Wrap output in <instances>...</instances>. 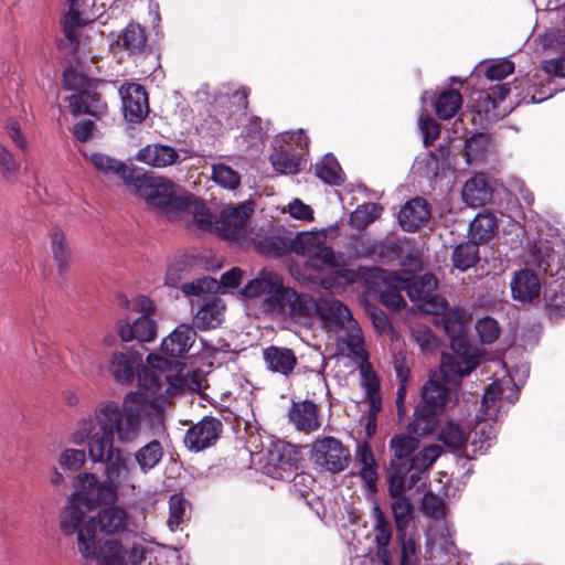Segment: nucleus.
<instances>
[{
	"label": "nucleus",
	"instance_id": "obj_1",
	"mask_svg": "<svg viewBox=\"0 0 565 565\" xmlns=\"http://www.w3.org/2000/svg\"><path fill=\"white\" fill-rule=\"evenodd\" d=\"M148 366L138 373L139 388L127 393L121 405L115 401L100 402L92 414L82 418L71 441L76 446L86 445L92 462L105 466L107 481L117 484L131 483L134 466L122 449L115 446L135 443L142 429L147 409L161 415L172 398L185 385V380L166 359L150 354Z\"/></svg>",
	"mask_w": 565,
	"mask_h": 565
},
{
	"label": "nucleus",
	"instance_id": "obj_2",
	"mask_svg": "<svg viewBox=\"0 0 565 565\" xmlns=\"http://www.w3.org/2000/svg\"><path fill=\"white\" fill-rule=\"evenodd\" d=\"M131 193L145 200L148 206L172 218L180 215V207L188 202L184 194L175 193V185L168 179L136 172L127 186Z\"/></svg>",
	"mask_w": 565,
	"mask_h": 565
},
{
	"label": "nucleus",
	"instance_id": "obj_3",
	"mask_svg": "<svg viewBox=\"0 0 565 565\" xmlns=\"http://www.w3.org/2000/svg\"><path fill=\"white\" fill-rule=\"evenodd\" d=\"M316 316L329 330L338 332L339 342L345 344L350 353H362V330L347 306L333 297L321 298Z\"/></svg>",
	"mask_w": 565,
	"mask_h": 565
},
{
	"label": "nucleus",
	"instance_id": "obj_4",
	"mask_svg": "<svg viewBox=\"0 0 565 565\" xmlns=\"http://www.w3.org/2000/svg\"><path fill=\"white\" fill-rule=\"evenodd\" d=\"M393 278L398 282V286L406 291L409 300L414 302L419 310L430 315H439L447 309L446 299L436 294L438 280L434 275L425 274L417 277L395 274Z\"/></svg>",
	"mask_w": 565,
	"mask_h": 565
},
{
	"label": "nucleus",
	"instance_id": "obj_5",
	"mask_svg": "<svg viewBox=\"0 0 565 565\" xmlns=\"http://www.w3.org/2000/svg\"><path fill=\"white\" fill-rule=\"evenodd\" d=\"M431 376L423 386L422 401L415 409L414 420L409 424L413 433L427 435L434 430L436 415L441 413L447 399L448 388Z\"/></svg>",
	"mask_w": 565,
	"mask_h": 565
},
{
	"label": "nucleus",
	"instance_id": "obj_6",
	"mask_svg": "<svg viewBox=\"0 0 565 565\" xmlns=\"http://www.w3.org/2000/svg\"><path fill=\"white\" fill-rule=\"evenodd\" d=\"M78 501H73V494L68 499L65 508L61 527L65 534L77 532L78 547L82 556L90 562L94 559L96 542V520L95 518L85 519V513L79 508Z\"/></svg>",
	"mask_w": 565,
	"mask_h": 565
},
{
	"label": "nucleus",
	"instance_id": "obj_7",
	"mask_svg": "<svg viewBox=\"0 0 565 565\" xmlns=\"http://www.w3.org/2000/svg\"><path fill=\"white\" fill-rule=\"evenodd\" d=\"M73 501H78L88 509L111 504L117 500V484L111 481H99L92 472L78 475L74 481Z\"/></svg>",
	"mask_w": 565,
	"mask_h": 565
},
{
	"label": "nucleus",
	"instance_id": "obj_8",
	"mask_svg": "<svg viewBox=\"0 0 565 565\" xmlns=\"http://www.w3.org/2000/svg\"><path fill=\"white\" fill-rule=\"evenodd\" d=\"M311 460L316 466L331 473L345 470L351 460L350 450L334 437H322L311 446Z\"/></svg>",
	"mask_w": 565,
	"mask_h": 565
},
{
	"label": "nucleus",
	"instance_id": "obj_9",
	"mask_svg": "<svg viewBox=\"0 0 565 565\" xmlns=\"http://www.w3.org/2000/svg\"><path fill=\"white\" fill-rule=\"evenodd\" d=\"M253 212L252 203H242L224 209L215 220L216 233L228 239L244 237L247 233L248 221Z\"/></svg>",
	"mask_w": 565,
	"mask_h": 565
},
{
	"label": "nucleus",
	"instance_id": "obj_10",
	"mask_svg": "<svg viewBox=\"0 0 565 565\" xmlns=\"http://www.w3.org/2000/svg\"><path fill=\"white\" fill-rule=\"evenodd\" d=\"M222 430L221 420L205 416L186 430L183 441L189 450L199 452L212 447L220 438Z\"/></svg>",
	"mask_w": 565,
	"mask_h": 565
},
{
	"label": "nucleus",
	"instance_id": "obj_11",
	"mask_svg": "<svg viewBox=\"0 0 565 565\" xmlns=\"http://www.w3.org/2000/svg\"><path fill=\"white\" fill-rule=\"evenodd\" d=\"M119 94L125 119L132 124H140L149 114L148 95L143 86L127 83L121 85Z\"/></svg>",
	"mask_w": 565,
	"mask_h": 565
},
{
	"label": "nucleus",
	"instance_id": "obj_12",
	"mask_svg": "<svg viewBox=\"0 0 565 565\" xmlns=\"http://www.w3.org/2000/svg\"><path fill=\"white\" fill-rule=\"evenodd\" d=\"M141 364V355L137 351H116L111 354L108 370L116 382L131 384Z\"/></svg>",
	"mask_w": 565,
	"mask_h": 565
},
{
	"label": "nucleus",
	"instance_id": "obj_13",
	"mask_svg": "<svg viewBox=\"0 0 565 565\" xmlns=\"http://www.w3.org/2000/svg\"><path fill=\"white\" fill-rule=\"evenodd\" d=\"M117 333L124 342H150L156 338L157 326L150 317L141 315L134 321L120 319L117 322Z\"/></svg>",
	"mask_w": 565,
	"mask_h": 565
},
{
	"label": "nucleus",
	"instance_id": "obj_14",
	"mask_svg": "<svg viewBox=\"0 0 565 565\" xmlns=\"http://www.w3.org/2000/svg\"><path fill=\"white\" fill-rule=\"evenodd\" d=\"M196 332L188 323L179 324L171 333L163 338L161 350L173 358H181L189 352L195 342Z\"/></svg>",
	"mask_w": 565,
	"mask_h": 565
},
{
	"label": "nucleus",
	"instance_id": "obj_15",
	"mask_svg": "<svg viewBox=\"0 0 565 565\" xmlns=\"http://www.w3.org/2000/svg\"><path fill=\"white\" fill-rule=\"evenodd\" d=\"M288 418L297 430L306 434L313 433L321 426L318 407L311 401L294 402L288 411Z\"/></svg>",
	"mask_w": 565,
	"mask_h": 565
},
{
	"label": "nucleus",
	"instance_id": "obj_16",
	"mask_svg": "<svg viewBox=\"0 0 565 565\" xmlns=\"http://www.w3.org/2000/svg\"><path fill=\"white\" fill-rule=\"evenodd\" d=\"M224 311L225 305L218 297H206L193 317V324L202 331L215 329L222 324Z\"/></svg>",
	"mask_w": 565,
	"mask_h": 565
},
{
	"label": "nucleus",
	"instance_id": "obj_17",
	"mask_svg": "<svg viewBox=\"0 0 565 565\" xmlns=\"http://www.w3.org/2000/svg\"><path fill=\"white\" fill-rule=\"evenodd\" d=\"M510 285L513 298L521 302H532L541 295V281L530 269L516 271Z\"/></svg>",
	"mask_w": 565,
	"mask_h": 565
},
{
	"label": "nucleus",
	"instance_id": "obj_18",
	"mask_svg": "<svg viewBox=\"0 0 565 565\" xmlns=\"http://www.w3.org/2000/svg\"><path fill=\"white\" fill-rule=\"evenodd\" d=\"M429 217L430 210L427 201L423 198H415L403 205L398 214V222L404 231L414 232L425 225Z\"/></svg>",
	"mask_w": 565,
	"mask_h": 565
},
{
	"label": "nucleus",
	"instance_id": "obj_19",
	"mask_svg": "<svg viewBox=\"0 0 565 565\" xmlns=\"http://www.w3.org/2000/svg\"><path fill=\"white\" fill-rule=\"evenodd\" d=\"M136 159L153 168H166L180 161L179 152L171 146L151 143L141 148Z\"/></svg>",
	"mask_w": 565,
	"mask_h": 565
},
{
	"label": "nucleus",
	"instance_id": "obj_20",
	"mask_svg": "<svg viewBox=\"0 0 565 565\" xmlns=\"http://www.w3.org/2000/svg\"><path fill=\"white\" fill-rule=\"evenodd\" d=\"M263 359L270 372L284 376H289L297 365V356L294 351L284 347L270 345L264 349Z\"/></svg>",
	"mask_w": 565,
	"mask_h": 565
},
{
	"label": "nucleus",
	"instance_id": "obj_21",
	"mask_svg": "<svg viewBox=\"0 0 565 565\" xmlns=\"http://www.w3.org/2000/svg\"><path fill=\"white\" fill-rule=\"evenodd\" d=\"M92 162L95 169L105 175H116L120 178L126 186L134 178L136 170L129 168L126 163L103 152L84 153Z\"/></svg>",
	"mask_w": 565,
	"mask_h": 565
},
{
	"label": "nucleus",
	"instance_id": "obj_22",
	"mask_svg": "<svg viewBox=\"0 0 565 565\" xmlns=\"http://www.w3.org/2000/svg\"><path fill=\"white\" fill-rule=\"evenodd\" d=\"M119 44L130 56H145L150 52L146 29L136 22H130L120 33Z\"/></svg>",
	"mask_w": 565,
	"mask_h": 565
},
{
	"label": "nucleus",
	"instance_id": "obj_23",
	"mask_svg": "<svg viewBox=\"0 0 565 565\" xmlns=\"http://www.w3.org/2000/svg\"><path fill=\"white\" fill-rule=\"evenodd\" d=\"M299 460V451L290 445L276 446L269 456V463L275 468L274 476L279 479L297 469Z\"/></svg>",
	"mask_w": 565,
	"mask_h": 565
},
{
	"label": "nucleus",
	"instance_id": "obj_24",
	"mask_svg": "<svg viewBox=\"0 0 565 565\" xmlns=\"http://www.w3.org/2000/svg\"><path fill=\"white\" fill-rule=\"evenodd\" d=\"M186 203L180 207V215L183 213L191 214L193 221L201 231L215 230V220L206 204L193 194L184 193Z\"/></svg>",
	"mask_w": 565,
	"mask_h": 565
},
{
	"label": "nucleus",
	"instance_id": "obj_25",
	"mask_svg": "<svg viewBox=\"0 0 565 565\" xmlns=\"http://www.w3.org/2000/svg\"><path fill=\"white\" fill-rule=\"evenodd\" d=\"M492 198V190L483 174L470 178L463 185L462 199L473 207L482 206Z\"/></svg>",
	"mask_w": 565,
	"mask_h": 565
},
{
	"label": "nucleus",
	"instance_id": "obj_26",
	"mask_svg": "<svg viewBox=\"0 0 565 565\" xmlns=\"http://www.w3.org/2000/svg\"><path fill=\"white\" fill-rule=\"evenodd\" d=\"M326 238L327 233L324 231L301 232L292 239L291 249L298 255L309 257V264H311L322 245L326 243Z\"/></svg>",
	"mask_w": 565,
	"mask_h": 565
},
{
	"label": "nucleus",
	"instance_id": "obj_27",
	"mask_svg": "<svg viewBox=\"0 0 565 565\" xmlns=\"http://www.w3.org/2000/svg\"><path fill=\"white\" fill-rule=\"evenodd\" d=\"M294 296V289L284 286L282 279L279 281V287L275 288L269 297L263 300L264 312L273 317H287L288 309L290 306L291 297Z\"/></svg>",
	"mask_w": 565,
	"mask_h": 565
},
{
	"label": "nucleus",
	"instance_id": "obj_28",
	"mask_svg": "<svg viewBox=\"0 0 565 565\" xmlns=\"http://www.w3.org/2000/svg\"><path fill=\"white\" fill-rule=\"evenodd\" d=\"M71 106L75 114H87L92 116H100L107 105L103 102L102 96L93 90H82L70 98Z\"/></svg>",
	"mask_w": 565,
	"mask_h": 565
},
{
	"label": "nucleus",
	"instance_id": "obj_29",
	"mask_svg": "<svg viewBox=\"0 0 565 565\" xmlns=\"http://www.w3.org/2000/svg\"><path fill=\"white\" fill-rule=\"evenodd\" d=\"M318 301L309 294H298L294 290L290 306L286 318L302 322L316 317Z\"/></svg>",
	"mask_w": 565,
	"mask_h": 565
},
{
	"label": "nucleus",
	"instance_id": "obj_30",
	"mask_svg": "<svg viewBox=\"0 0 565 565\" xmlns=\"http://www.w3.org/2000/svg\"><path fill=\"white\" fill-rule=\"evenodd\" d=\"M50 249L58 275L64 276L72 262V252L63 232L53 231L50 234Z\"/></svg>",
	"mask_w": 565,
	"mask_h": 565
},
{
	"label": "nucleus",
	"instance_id": "obj_31",
	"mask_svg": "<svg viewBox=\"0 0 565 565\" xmlns=\"http://www.w3.org/2000/svg\"><path fill=\"white\" fill-rule=\"evenodd\" d=\"M281 277L274 271H262L257 278L250 280L242 290L245 297L254 298L269 297L275 291V288L279 287Z\"/></svg>",
	"mask_w": 565,
	"mask_h": 565
},
{
	"label": "nucleus",
	"instance_id": "obj_32",
	"mask_svg": "<svg viewBox=\"0 0 565 565\" xmlns=\"http://www.w3.org/2000/svg\"><path fill=\"white\" fill-rule=\"evenodd\" d=\"M372 516L374 520V542L377 546V555L385 557L387 556V546L392 540V527L379 504L372 508Z\"/></svg>",
	"mask_w": 565,
	"mask_h": 565
},
{
	"label": "nucleus",
	"instance_id": "obj_33",
	"mask_svg": "<svg viewBox=\"0 0 565 565\" xmlns=\"http://www.w3.org/2000/svg\"><path fill=\"white\" fill-rule=\"evenodd\" d=\"M128 514L121 507H109L98 513L100 531L107 534L121 532L127 526Z\"/></svg>",
	"mask_w": 565,
	"mask_h": 565
},
{
	"label": "nucleus",
	"instance_id": "obj_34",
	"mask_svg": "<svg viewBox=\"0 0 565 565\" xmlns=\"http://www.w3.org/2000/svg\"><path fill=\"white\" fill-rule=\"evenodd\" d=\"M394 458L391 465L409 462L414 452L419 448V440L408 435H397L390 440Z\"/></svg>",
	"mask_w": 565,
	"mask_h": 565
},
{
	"label": "nucleus",
	"instance_id": "obj_35",
	"mask_svg": "<svg viewBox=\"0 0 565 565\" xmlns=\"http://www.w3.org/2000/svg\"><path fill=\"white\" fill-rule=\"evenodd\" d=\"M443 448L439 445H430L419 451H415L409 462L402 463L403 472L412 470L426 471L440 457Z\"/></svg>",
	"mask_w": 565,
	"mask_h": 565
},
{
	"label": "nucleus",
	"instance_id": "obj_36",
	"mask_svg": "<svg viewBox=\"0 0 565 565\" xmlns=\"http://www.w3.org/2000/svg\"><path fill=\"white\" fill-rule=\"evenodd\" d=\"M364 345L365 343L364 341H362L361 354L349 352V356H352L353 359H355V361L360 363L359 371L361 375V385L365 391V395H367L372 393H377L380 391V382L371 363L369 362V354Z\"/></svg>",
	"mask_w": 565,
	"mask_h": 565
},
{
	"label": "nucleus",
	"instance_id": "obj_37",
	"mask_svg": "<svg viewBox=\"0 0 565 565\" xmlns=\"http://www.w3.org/2000/svg\"><path fill=\"white\" fill-rule=\"evenodd\" d=\"M497 228V220L491 213H479L470 223L471 239L477 244L486 243L494 235Z\"/></svg>",
	"mask_w": 565,
	"mask_h": 565
},
{
	"label": "nucleus",
	"instance_id": "obj_38",
	"mask_svg": "<svg viewBox=\"0 0 565 565\" xmlns=\"http://www.w3.org/2000/svg\"><path fill=\"white\" fill-rule=\"evenodd\" d=\"M469 431L455 422H448L439 431L438 439L449 449L459 451L466 448Z\"/></svg>",
	"mask_w": 565,
	"mask_h": 565
},
{
	"label": "nucleus",
	"instance_id": "obj_39",
	"mask_svg": "<svg viewBox=\"0 0 565 565\" xmlns=\"http://www.w3.org/2000/svg\"><path fill=\"white\" fill-rule=\"evenodd\" d=\"M462 105V96L458 90L447 89L439 94L435 102V111L439 119L452 118Z\"/></svg>",
	"mask_w": 565,
	"mask_h": 565
},
{
	"label": "nucleus",
	"instance_id": "obj_40",
	"mask_svg": "<svg viewBox=\"0 0 565 565\" xmlns=\"http://www.w3.org/2000/svg\"><path fill=\"white\" fill-rule=\"evenodd\" d=\"M478 423L475 428V437L471 443L475 452L483 454L491 446L492 440L495 437V429L493 423L495 418H484L481 414L480 418H477Z\"/></svg>",
	"mask_w": 565,
	"mask_h": 565
},
{
	"label": "nucleus",
	"instance_id": "obj_41",
	"mask_svg": "<svg viewBox=\"0 0 565 565\" xmlns=\"http://www.w3.org/2000/svg\"><path fill=\"white\" fill-rule=\"evenodd\" d=\"M491 142L489 137L482 134L473 135L466 140L463 156L468 164H477L486 159Z\"/></svg>",
	"mask_w": 565,
	"mask_h": 565
},
{
	"label": "nucleus",
	"instance_id": "obj_42",
	"mask_svg": "<svg viewBox=\"0 0 565 565\" xmlns=\"http://www.w3.org/2000/svg\"><path fill=\"white\" fill-rule=\"evenodd\" d=\"M163 456V448L158 440H152L135 452V459L141 471L148 472L154 468Z\"/></svg>",
	"mask_w": 565,
	"mask_h": 565
},
{
	"label": "nucleus",
	"instance_id": "obj_43",
	"mask_svg": "<svg viewBox=\"0 0 565 565\" xmlns=\"http://www.w3.org/2000/svg\"><path fill=\"white\" fill-rule=\"evenodd\" d=\"M454 266L461 271L473 267L479 260V247L473 241L458 245L452 252Z\"/></svg>",
	"mask_w": 565,
	"mask_h": 565
},
{
	"label": "nucleus",
	"instance_id": "obj_44",
	"mask_svg": "<svg viewBox=\"0 0 565 565\" xmlns=\"http://www.w3.org/2000/svg\"><path fill=\"white\" fill-rule=\"evenodd\" d=\"M394 522L398 534L405 535V531L413 519L414 507L412 502L403 497L396 498L391 504Z\"/></svg>",
	"mask_w": 565,
	"mask_h": 565
},
{
	"label": "nucleus",
	"instance_id": "obj_45",
	"mask_svg": "<svg viewBox=\"0 0 565 565\" xmlns=\"http://www.w3.org/2000/svg\"><path fill=\"white\" fill-rule=\"evenodd\" d=\"M383 207L377 203H365L359 205L351 214V223L358 230H363L380 218Z\"/></svg>",
	"mask_w": 565,
	"mask_h": 565
},
{
	"label": "nucleus",
	"instance_id": "obj_46",
	"mask_svg": "<svg viewBox=\"0 0 565 565\" xmlns=\"http://www.w3.org/2000/svg\"><path fill=\"white\" fill-rule=\"evenodd\" d=\"M502 395L501 385L498 382H493L486 388L481 407L477 414V418H480L481 414L484 418H497L499 413L498 401Z\"/></svg>",
	"mask_w": 565,
	"mask_h": 565
},
{
	"label": "nucleus",
	"instance_id": "obj_47",
	"mask_svg": "<svg viewBox=\"0 0 565 565\" xmlns=\"http://www.w3.org/2000/svg\"><path fill=\"white\" fill-rule=\"evenodd\" d=\"M153 552L151 542L138 537L124 550L125 565H141Z\"/></svg>",
	"mask_w": 565,
	"mask_h": 565
},
{
	"label": "nucleus",
	"instance_id": "obj_48",
	"mask_svg": "<svg viewBox=\"0 0 565 565\" xmlns=\"http://www.w3.org/2000/svg\"><path fill=\"white\" fill-rule=\"evenodd\" d=\"M99 565H125L124 547L117 540H109L95 553Z\"/></svg>",
	"mask_w": 565,
	"mask_h": 565
},
{
	"label": "nucleus",
	"instance_id": "obj_49",
	"mask_svg": "<svg viewBox=\"0 0 565 565\" xmlns=\"http://www.w3.org/2000/svg\"><path fill=\"white\" fill-rule=\"evenodd\" d=\"M21 170V161L6 146L0 145V174L10 182L18 181Z\"/></svg>",
	"mask_w": 565,
	"mask_h": 565
},
{
	"label": "nucleus",
	"instance_id": "obj_50",
	"mask_svg": "<svg viewBox=\"0 0 565 565\" xmlns=\"http://www.w3.org/2000/svg\"><path fill=\"white\" fill-rule=\"evenodd\" d=\"M395 274L401 273L394 271L386 277V279L388 280V286L386 287V289L381 291V301L387 308H391L393 310H401L406 306V302L403 296L401 295V290H403V288H401L398 286V282L393 278Z\"/></svg>",
	"mask_w": 565,
	"mask_h": 565
},
{
	"label": "nucleus",
	"instance_id": "obj_51",
	"mask_svg": "<svg viewBox=\"0 0 565 565\" xmlns=\"http://www.w3.org/2000/svg\"><path fill=\"white\" fill-rule=\"evenodd\" d=\"M316 174L331 185H340L343 182L341 168L332 157H326L320 163L316 164Z\"/></svg>",
	"mask_w": 565,
	"mask_h": 565
},
{
	"label": "nucleus",
	"instance_id": "obj_52",
	"mask_svg": "<svg viewBox=\"0 0 565 565\" xmlns=\"http://www.w3.org/2000/svg\"><path fill=\"white\" fill-rule=\"evenodd\" d=\"M270 162L276 171L294 174L299 171L301 159L288 151H275L270 156Z\"/></svg>",
	"mask_w": 565,
	"mask_h": 565
},
{
	"label": "nucleus",
	"instance_id": "obj_53",
	"mask_svg": "<svg viewBox=\"0 0 565 565\" xmlns=\"http://www.w3.org/2000/svg\"><path fill=\"white\" fill-rule=\"evenodd\" d=\"M220 102L222 106H230V110L226 114L227 119L245 115L248 106L247 92L245 89H236L231 95L221 98Z\"/></svg>",
	"mask_w": 565,
	"mask_h": 565
},
{
	"label": "nucleus",
	"instance_id": "obj_54",
	"mask_svg": "<svg viewBox=\"0 0 565 565\" xmlns=\"http://www.w3.org/2000/svg\"><path fill=\"white\" fill-rule=\"evenodd\" d=\"M212 179L223 188L234 190L241 183L239 174L224 163L213 164Z\"/></svg>",
	"mask_w": 565,
	"mask_h": 565
},
{
	"label": "nucleus",
	"instance_id": "obj_55",
	"mask_svg": "<svg viewBox=\"0 0 565 565\" xmlns=\"http://www.w3.org/2000/svg\"><path fill=\"white\" fill-rule=\"evenodd\" d=\"M186 501L181 494H173L169 500L168 525L171 531H175L185 520Z\"/></svg>",
	"mask_w": 565,
	"mask_h": 565
},
{
	"label": "nucleus",
	"instance_id": "obj_56",
	"mask_svg": "<svg viewBox=\"0 0 565 565\" xmlns=\"http://www.w3.org/2000/svg\"><path fill=\"white\" fill-rule=\"evenodd\" d=\"M217 288V281L211 277H203L181 286V290L186 297H200L203 294L215 291Z\"/></svg>",
	"mask_w": 565,
	"mask_h": 565
},
{
	"label": "nucleus",
	"instance_id": "obj_57",
	"mask_svg": "<svg viewBox=\"0 0 565 565\" xmlns=\"http://www.w3.org/2000/svg\"><path fill=\"white\" fill-rule=\"evenodd\" d=\"M344 264V256L341 253H337L333 250V248L327 246L324 243L310 265L312 267L320 268L323 265L330 267H341Z\"/></svg>",
	"mask_w": 565,
	"mask_h": 565
},
{
	"label": "nucleus",
	"instance_id": "obj_58",
	"mask_svg": "<svg viewBox=\"0 0 565 565\" xmlns=\"http://www.w3.org/2000/svg\"><path fill=\"white\" fill-rule=\"evenodd\" d=\"M81 24L82 21L78 11L75 10L74 6L71 4L70 11L63 20V31L65 34V39L70 42V46L72 47V50H76L78 46L76 29Z\"/></svg>",
	"mask_w": 565,
	"mask_h": 565
},
{
	"label": "nucleus",
	"instance_id": "obj_59",
	"mask_svg": "<svg viewBox=\"0 0 565 565\" xmlns=\"http://www.w3.org/2000/svg\"><path fill=\"white\" fill-rule=\"evenodd\" d=\"M422 510L426 516L439 520L446 514V504L440 497L427 492L422 500Z\"/></svg>",
	"mask_w": 565,
	"mask_h": 565
},
{
	"label": "nucleus",
	"instance_id": "obj_60",
	"mask_svg": "<svg viewBox=\"0 0 565 565\" xmlns=\"http://www.w3.org/2000/svg\"><path fill=\"white\" fill-rule=\"evenodd\" d=\"M87 448L76 449V448H67L61 452L58 462L62 467L70 470H79L86 462Z\"/></svg>",
	"mask_w": 565,
	"mask_h": 565
},
{
	"label": "nucleus",
	"instance_id": "obj_61",
	"mask_svg": "<svg viewBox=\"0 0 565 565\" xmlns=\"http://www.w3.org/2000/svg\"><path fill=\"white\" fill-rule=\"evenodd\" d=\"M391 473L388 476V493L393 499L403 498L406 489L405 478L408 472H403L401 465H391Z\"/></svg>",
	"mask_w": 565,
	"mask_h": 565
},
{
	"label": "nucleus",
	"instance_id": "obj_62",
	"mask_svg": "<svg viewBox=\"0 0 565 565\" xmlns=\"http://www.w3.org/2000/svg\"><path fill=\"white\" fill-rule=\"evenodd\" d=\"M359 256L372 258L374 260H386L391 258V254H396L395 246L385 245L383 243H372L363 245L362 250H358Z\"/></svg>",
	"mask_w": 565,
	"mask_h": 565
},
{
	"label": "nucleus",
	"instance_id": "obj_63",
	"mask_svg": "<svg viewBox=\"0 0 565 565\" xmlns=\"http://www.w3.org/2000/svg\"><path fill=\"white\" fill-rule=\"evenodd\" d=\"M263 127L262 120L258 117H254L246 125L242 138L247 143V147H255L256 149L263 145Z\"/></svg>",
	"mask_w": 565,
	"mask_h": 565
},
{
	"label": "nucleus",
	"instance_id": "obj_64",
	"mask_svg": "<svg viewBox=\"0 0 565 565\" xmlns=\"http://www.w3.org/2000/svg\"><path fill=\"white\" fill-rule=\"evenodd\" d=\"M476 329L480 337V340L483 343L494 342L498 339L499 333H500V328H499L498 322L490 317L480 319L477 322Z\"/></svg>",
	"mask_w": 565,
	"mask_h": 565
}]
</instances>
